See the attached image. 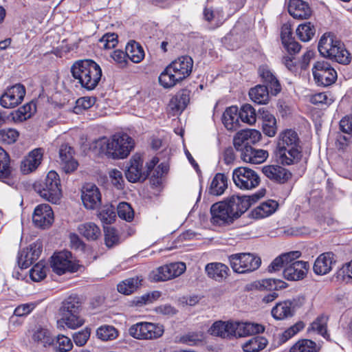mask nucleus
Wrapping results in <instances>:
<instances>
[{"label":"nucleus","instance_id":"obj_50","mask_svg":"<svg viewBox=\"0 0 352 352\" xmlns=\"http://www.w3.org/2000/svg\"><path fill=\"white\" fill-rule=\"evenodd\" d=\"M19 136L17 130L12 128H6L0 130V142L11 144L14 143Z\"/></svg>","mask_w":352,"mask_h":352},{"label":"nucleus","instance_id":"obj_33","mask_svg":"<svg viewBox=\"0 0 352 352\" xmlns=\"http://www.w3.org/2000/svg\"><path fill=\"white\" fill-rule=\"evenodd\" d=\"M278 204L274 200H267L261 203L252 211V216L255 219H262L273 214L278 208Z\"/></svg>","mask_w":352,"mask_h":352},{"label":"nucleus","instance_id":"obj_37","mask_svg":"<svg viewBox=\"0 0 352 352\" xmlns=\"http://www.w3.org/2000/svg\"><path fill=\"white\" fill-rule=\"evenodd\" d=\"M142 281L143 278L142 276L129 278L118 285V291L125 295L131 294L142 285Z\"/></svg>","mask_w":352,"mask_h":352},{"label":"nucleus","instance_id":"obj_31","mask_svg":"<svg viewBox=\"0 0 352 352\" xmlns=\"http://www.w3.org/2000/svg\"><path fill=\"white\" fill-rule=\"evenodd\" d=\"M258 117L263 120V133L269 137H274L277 131L276 120L274 116L262 108L258 110Z\"/></svg>","mask_w":352,"mask_h":352},{"label":"nucleus","instance_id":"obj_2","mask_svg":"<svg viewBox=\"0 0 352 352\" xmlns=\"http://www.w3.org/2000/svg\"><path fill=\"white\" fill-rule=\"evenodd\" d=\"M302 148L298 133L292 129L282 131L277 142L276 155L283 165L294 164L302 158Z\"/></svg>","mask_w":352,"mask_h":352},{"label":"nucleus","instance_id":"obj_41","mask_svg":"<svg viewBox=\"0 0 352 352\" xmlns=\"http://www.w3.org/2000/svg\"><path fill=\"white\" fill-rule=\"evenodd\" d=\"M126 54L133 63H140L144 57V52L140 45L133 41L126 47Z\"/></svg>","mask_w":352,"mask_h":352},{"label":"nucleus","instance_id":"obj_28","mask_svg":"<svg viewBox=\"0 0 352 352\" xmlns=\"http://www.w3.org/2000/svg\"><path fill=\"white\" fill-rule=\"evenodd\" d=\"M288 12L294 19H307L312 11L309 4L302 0H289Z\"/></svg>","mask_w":352,"mask_h":352},{"label":"nucleus","instance_id":"obj_42","mask_svg":"<svg viewBox=\"0 0 352 352\" xmlns=\"http://www.w3.org/2000/svg\"><path fill=\"white\" fill-rule=\"evenodd\" d=\"M320 348L311 340L301 339L297 341L289 352H319Z\"/></svg>","mask_w":352,"mask_h":352},{"label":"nucleus","instance_id":"obj_10","mask_svg":"<svg viewBox=\"0 0 352 352\" xmlns=\"http://www.w3.org/2000/svg\"><path fill=\"white\" fill-rule=\"evenodd\" d=\"M129 334L136 339L148 340L160 338L164 333L163 329L151 322H138L129 328Z\"/></svg>","mask_w":352,"mask_h":352},{"label":"nucleus","instance_id":"obj_52","mask_svg":"<svg viewBox=\"0 0 352 352\" xmlns=\"http://www.w3.org/2000/svg\"><path fill=\"white\" fill-rule=\"evenodd\" d=\"M118 215L126 221H131L134 217V212L131 205L126 202H121L117 207Z\"/></svg>","mask_w":352,"mask_h":352},{"label":"nucleus","instance_id":"obj_32","mask_svg":"<svg viewBox=\"0 0 352 352\" xmlns=\"http://www.w3.org/2000/svg\"><path fill=\"white\" fill-rule=\"evenodd\" d=\"M205 271L210 278L221 281L228 276V267L221 263H210L206 265Z\"/></svg>","mask_w":352,"mask_h":352},{"label":"nucleus","instance_id":"obj_43","mask_svg":"<svg viewBox=\"0 0 352 352\" xmlns=\"http://www.w3.org/2000/svg\"><path fill=\"white\" fill-rule=\"evenodd\" d=\"M264 327L257 323L239 322V329L236 331V336L239 337L246 336L252 334L262 333L264 331Z\"/></svg>","mask_w":352,"mask_h":352},{"label":"nucleus","instance_id":"obj_25","mask_svg":"<svg viewBox=\"0 0 352 352\" xmlns=\"http://www.w3.org/2000/svg\"><path fill=\"white\" fill-rule=\"evenodd\" d=\"M169 65L172 67L173 72L183 80L190 75L193 60L190 56H183L173 61Z\"/></svg>","mask_w":352,"mask_h":352},{"label":"nucleus","instance_id":"obj_23","mask_svg":"<svg viewBox=\"0 0 352 352\" xmlns=\"http://www.w3.org/2000/svg\"><path fill=\"white\" fill-rule=\"evenodd\" d=\"M263 173L270 179L278 184H285L292 177V173L285 168L278 165L265 166Z\"/></svg>","mask_w":352,"mask_h":352},{"label":"nucleus","instance_id":"obj_3","mask_svg":"<svg viewBox=\"0 0 352 352\" xmlns=\"http://www.w3.org/2000/svg\"><path fill=\"white\" fill-rule=\"evenodd\" d=\"M71 72L82 87L93 90L98 85L102 77V69L95 61L89 59L75 62L72 66Z\"/></svg>","mask_w":352,"mask_h":352},{"label":"nucleus","instance_id":"obj_45","mask_svg":"<svg viewBox=\"0 0 352 352\" xmlns=\"http://www.w3.org/2000/svg\"><path fill=\"white\" fill-rule=\"evenodd\" d=\"M240 119L242 122L248 124H253L256 122L258 115L254 107L250 104H245L241 106L239 111Z\"/></svg>","mask_w":352,"mask_h":352},{"label":"nucleus","instance_id":"obj_18","mask_svg":"<svg viewBox=\"0 0 352 352\" xmlns=\"http://www.w3.org/2000/svg\"><path fill=\"white\" fill-rule=\"evenodd\" d=\"M82 201L87 209H95L101 204V194L93 184H86L82 190Z\"/></svg>","mask_w":352,"mask_h":352},{"label":"nucleus","instance_id":"obj_20","mask_svg":"<svg viewBox=\"0 0 352 352\" xmlns=\"http://www.w3.org/2000/svg\"><path fill=\"white\" fill-rule=\"evenodd\" d=\"M143 160L140 156L134 155L130 160V166L125 172V176L129 182L135 183L140 180H145L147 173L142 168Z\"/></svg>","mask_w":352,"mask_h":352},{"label":"nucleus","instance_id":"obj_16","mask_svg":"<svg viewBox=\"0 0 352 352\" xmlns=\"http://www.w3.org/2000/svg\"><path fill=\"white\" fill-rule=\"evenodd\" d=\"M32 221L38 228H45L52 225L54 221V213L48 204H40L34 209Z\"/></svg>","mask_w":352,"mask_h":352},{"label":"nucleus","instance_id":"obj_12","mask_svg":"<svg viewBox=\"0 0 352 352\" xmlns=\"http://www.w3.org/2000/svg\"><path fill=\"white\" fill-rule=\"evenodd\" d=\"M186 270L184 263H173L160 267L150 274V279L153 282L166 281L177 277Z\"/></svg>","mask_w":352,"mask_h":352},{"label":"nucleus","instance_id":"obj_27","mask_svg":"<svg viewBox=\"0 0 352 352\" xmlns=\"http://www.w3.org/2000/svg\"><path fill=\"white\" fill-rule=\"evenodd\" d=\"M268 157V152L263 149H256L248 146L242 149L241 157L243 161L250 164H258L264 162Z\"/></svg>","mask_w":352,"mask_h":352},{"label":"nucleus","instance_id":"obj_38","mask_svg":"<svg viewBox=\"0 0 352 352\" xmlns=\"http://www.w3.org/2000/svg\"><path fill=\"white\" fill-rule=\"evenodd\" d=\"M251 100L259 104H267L270 100L268 88L265 85H258L249 91Z\"/></svg>","mask_w":352,"mask_h":352},{"label":"nucleus","instance_id":"obj_34","mask_svg":"<svg viewBox=\"0 0 352 352\" xmlns=\"http://www.w3.org/2000/svg\"><path fill=\"white\" fill-rule=\"evenodd\" d=\"M294 313L293 303L289 300L277 303L272 309V315L276 320L292 317Z\"/></svg>","mask_w":352,"mask_h":352},{"label":"nucleus","instance_id":"obj_6","mask_svg":"<svg viewBox=\"0 0 352 352\" xmlns=\"http://www.w3.org/2000/svg\"><path fill=\"white\" fill-rule=\"evenodd\" d=\"M81 302L77 296H70L66 298L60 309L62 316L58 322H63L71 329H76L83 324V320L79 316Z\"/></svg>","mask_w":352,"mask_h":352},{"label":"nucleus","instance_id":"obj_44","mask_svg":"<svg viewBox=\"0 0 352 352\" xmlns=\"http://www.w3.org/2000/svg\"><path fill=\"white\" fill-rule=\"evenodd\" d=\"M267 344V340L261 336L252 338L243 345L245 352H258L263 350Z\"/></svg>","mask_w":352,"mask_h":352},{"label":"nucleus","instance_id":"obj_14","mask_svg":"<svg viewBox=\"0 0 352 352\" xmlns=\"http://www.w3.org/2000/svg\"><path fill=\"white\" fill-rule=\"evenodd\" d=\"M25 95V87L16 84L10 88L0 98V104L4 108H14L21 103Z\"/></svg>","mask_w":352,"mask_h":352},{"label":"nucleus","instance_id":"obj_1","mask_svg":"<svg viewBox=\"0 0 352 352\" xmlns=\"http://www.w3.org/2000/svg\"><path fill=\"white\" fill-rule=\"evenodd\" d=\"M133 147V140L126 133H116L110 138L102 137L94 143V149L113 160L127 157Z\"/></svg>","mask_w":352,"mask_h":352},{"label":"nucleus","instance_id":"obj_19","mask_svg":"<svg viewBox=\"0 0 352 352\" xmlns=\"http://www.w3.org/2000/svg\"><path fill=\"white\" fill-rule=\"evenodd\" d=\"M210 213L212 216L210 221L214 225L222 226L233 221L224 201L212 204Z\"/></svg>","mask_w":352,"mask_h":352},{"label":"nucleus","instance_id":"obj_56","mask_svg":"<svg viewBox=\"0 0 352 352\" xmlns=\"http://www.w3.org/2000/svg\"><path fill=\"white\" fill-rule=\"evenodd\" d=\"M104 241L107 247L111 248L118 244L119 236L113 228H104Z\"/></svg>","mask_w":352,"mask_h":352},{"label":"nucleus","instance_id":"obj_4","mask_svg":"<svg viewBox=\"0 0 352 352\" xmlns=\"http://www.w3.org/2000/svg\"><path fill=\"white\" fill-rule=\"evenodd\" d=\"M318 48L323 57L343 65L351 62V54L344 44L330 32L324 34L320 38Z\"/></svg>","mask_w":352,"mask_h":352},{"label":"nucleus","instance_id":"obj_21","mask_svg":"<svg viewBox=\"0 0 352 352\" xmlns=\"http://www.w3.org/2000/svg\"><path fill=\"white\" fill-rule=\"evenodd\" d=\"M309 264L302 261H296L286 266L283 270V276L289 280L303 279L307 274Z\"/></svg>","mask_w":352,"mask_h":352},{"label":"nucleus","instance_id":"obj_26","mask_svg":"<svg viewBox=\"0 0 352 352\" xmlns=\"http://www.w3.org/2000/svg\"><path fill=\"white\" fill-rule=\"evenodd\" d=\"M336 263L335 255L331 252L321 254L315 261L313 269L318 275L328 274L332 269V265Z\"/></svg>","mask_w":352,"mask_h":352},{"label":"nucleus","instance_id":"obj_58","mask_svg":"<svg viewBox=\"0 0 352 352\" xmlns=\"http://www.w3.org/2000/svg\"><path fill=\"white\" fill-rule=\"evenodd\" d=\"M36 109V105L34 103H28L20 107L16 111L17 119L20 120L30 118Z\"/></svg>","mask_w":352,"mask_h":352},{"label":"nucleus","instance_id":"obj_17","mask_svg":"<svg viewBox=\"0 0 352 352\" xmlns=\"http://www.w3.org/2000/svg\"><path fill=\"white\" fill-rule=\"evenodd\" d=\"M261 133L255 129H245L239 131L234 136L233 144L237 151H241L248 146L255 144L261 139Z\"/></svg>","mask_w":352,"mask_h":352},{"label":"nucleus","instance_id":"obj_39","mask_svg":"<svg viewBox=\"0 0 352 352\" xmlns=\"http://www.w3.org/2000/svg\"><path fill=\"white\" fill-rule=\"evenodd\" d=\"M172 69V67L168 65L159 76L160 84L164 88H171L177 83L182 81Z\"/></svg>","mask_w":352,"mask_h":352},{"label":"nucleus","instance_id":"obj_55","mask_svg":"<svg viewBox=\"0 0 352 352\" xmlns=\"http://www.w3.org/2000/svg\"><path fill=\"white\" fill-rule=\"evenodd\" d=\"M98 217L106 224H111L116 218V212L112 206L104 207L99 212Z\"/></svg>","mask_w":352,"mask_h":352},{"label":"nucleus","instance_id":"obj_48","mask_svg":"<svg viewBox=\"0 0 352 352\" xmlns=\"http://www.w3.org/2000/svg\"><path fill=\"white\" fill-rule=\"evenodd\" d=\"M10 175V157L7 152L0 146V179H8Z\"/></svg>","mask_w":352,"mask_h":352},{"label":"nucleus","instance_id":"obj_63","mask_svg":"<svg viewBox=\"0 0 352 352\" xmlns=\"http://www.w3.org/2000/svg\"><path fill=\"white\" fill-rule=\"evenodd\" d=\"M89 336L90 331L88 329H85L74 333L73 339L76 345L81 346L87 343Z\"/></svg>","mask_w":352,"mask_h":352},{"label":"nucleus","instance_id":"obj_7","mask_svg":"<svg viewBox=\"0 0 352 352\" xmlns=\"http://www.w3.org/2000/svg\"><path fill=\"white\" fill-rule=\"evenodd\" d=\"M230 265L234 272L249 273L257 270L261 263L259 257L250 253L234 254L228 257Z\"/></svg>","mask_w":352,"mask_h":352},{"label":"nucleus","instance_id":"obj_61","mask_svg":"<svg viewBox=\"0 0 352 352\" xmlns=\"http://www.w3.org/2000/svg\"><path fill=\"white\" fill-rule=\"evenodd\" d=\"M46 276L45 267L39 264L35 265L30 270V277L32 280L38 282Z\"/></svg>","mask_w":352,"mask_h":352},{"label":"nucleus","instance_id":"obj_30","mask_svg":"<svg viewBox=\"0 0 352 352\" xmlns=\"http://www.w3.org/2000/svg\"><path fill=\"white\" fill-rule=\"evenodd\" d=\"M43 152L41 148L31 151L28 156L22 162L21 169L24 174H28L37 168L41 163Z\"/></svg>","mask_w":352,"mask_h":352},{"label":"nucleus","instance_id":"obj_9","mask_svg":"<svg viewBox=\"0 0 352 352\" xmlns=\"http://www.w3.org/2000/svg\"><path fill=\"white\" fill-rule=\"evenodd\" d=\"M232 179L235 185L244 190H251L258 186L260 178L253 170L247 167H239L232 173Z\"/></svg>","mask_w":352,"mask_h":352},{"label":"nucleus","instance_id":"obj_40","mask_svg":"<svg viewBox=\"0 0 352 352\" xmlns=\"http://www.w3.org/2000/svg\"><path fill=\"white\" fill-rule=\"evenodd\" d=\"M227 187L228 177L223 173H217L212 180L209 192L213 195H221Z\"/></svg>","mask_w":352,"mask_h":352},{"label":"nucleus","instance_id":"obj_24","mask_svg":"<svg viewBox=\"0 0 352 352\" xmlns=\"http://www.w3.org/2000/svg\"><path fill=\"white\" fill-rule=\"evenodd\" d=\"M32 339L35 352H43V349L50 346L54 342L51 333L45 328L36 329L32 336Z\"/></svg>","mask_w":352,"mask_h":352},{"label":"nucleus","instance_id":"obj_35","mask_svg":"<svg viewBox=\"0 0 352 352\" xmlns=\"http://www.w3.org/2000/svg\"><path fill=\"white\" fill-rule=\"evenodd\" d=\"M77 230L88 241H96L101 235L100 228L93 222H86L79 224Z\"/></svg>","mask_w":352,"mask_h":352},{"label":"nucleus","instance_id":"obj_15","mask_svg":"<svg viewBox=\"0 0 352 352\" xmlns=\"http://www.w3.org/2000/svg\"><path fill=\"white\" fill-rule=\"evenodd\" d=\"M239 322L218 320L214 322L208 330L210 335L222 338H230L236 336Z\"/></svg>","mask_w":352,"mask_h":352},{"label":"nucleus","instance_id":"obj_47","mask_svg":"<svg viewBox=\"0 0 352 352\" xmlns=\"http://www.w3.org/2000/svg\"><path fill=\"white\" fill-rule=\"evenodd\" d=\"M327 317L324 315L318 316L316 320L311 323L308 328V332H317L318 334L326 338L328 334L327 331Z\"/></svg>","mask_w":352,"mask_h":352},{"label":"nucleus","instance_id":"obj_36","mask_svg":"<svg viewBox=\"0 0 352 352\" xmlns=\"http://www.w3.org/2000/svg\"><path fill=\"white\" fill-rule=\"evenodd\" d=\"M239 116L236 107L232 106L226 109L223 114V123L228 130H236L239 126Z\"/></svg>","mask_w":352,"mask_h":352},{"label":"nucleus","instance_id":"obj_60","mask_svg":"<svg viewBox=\"0 0 352 352\" xmlns=\"http://www.w3.org/2000/svg\"><path fill=\"white\" fill-rule=\"evenodd\" d=\"M34 261V258H33L28 250L21 251L18 257V263L21 269L29 267Z\"/></svg>","mask_w":352,"mask_h":352},{"label":"nucleus","instance_id":"obj_11","mask_svg":"<svg viewBox=\"0 0 352 352\" xmlns=\"http://www.w3.org/2000/svg\"><path fill=\"white\" fill-rule=\"evenodd\" d=\"M312 72L316 82L324 87L332 85L337 79L336 70L324 60L316 62Z\"/></svg>","mask_w":352,"mask_h":352},{"label":"nucleus","instance_id":"obj_59","mask_svg":"<svg viewBox=\"0 0 352 352\" xmlns=\"http://www.w3.org/2000/svg\"><path fill=\"white\" fill-rule=\"evenodd\" d=\"M118 36L114 33L104 34L99 41L102 45V47L105 50H110L114 48L117 43Z\"/></svg>","mask_w":352,"mask_h":352},{"label":"nucleus","instance_id":"obj_57","mask_svg":"<svg viewBox=\"0 0 352 352\" xmlns=\"http://www.w3.org/2000/svg\"><path fill=\"white\" fill-rule=\"evenodd\" d=\"M72 340L67 336L59 335L56 338V348L59 352H67L72 349Z\"/></svg>","mask_w":352,"mask_h":352},{"label":"nucleus","instance_id":"obj_22","mask_svg":"<svg viewBox=\"0 0 352 352\" xmlns=\"http://www.w3.org/2000/svg\"><path fill=\"white\" fill-rule=\"evenodd\" d=\"M74 149L67 144L61 145L59 149L60 164L65 173L76 170L78 166V162L74 158Z\"/></svg>","mask_w":352,"mask_h":352},{"label":"nucleus","instance_id":"obj_64","mask_svg":"<svg viewBox=\"0 0 352 352\" xmlns=\"http://www.w3.org/2000/svg\"><path fill=\"white\" fill-rule=\"evenodd\" d=\"M120 67H124L127 64V54L122 50H115L111 55Z\"/></svg>","mask_w":352,"mask_h":352},{"label":"nucleus","instance_id":"obj_51","mask_svg":"<svg viewBox=\"0 0 352 352\" xmlns=\"http://www.w3.org/2000/svg\"><path fill=\"white\" fill-rule=\"evenodd\" d=\"M304 327L305 324L302 322L300 321L296 322L294 325L290 327L283 333L279 335V344H283L286 342L288 340H289L291 338L295 336Z\"/></svg>","mask_w":352,"mask_h":352},{"label":"nucleus","instance_id":"obj_8","mask_svg":"<svg viewBox=\"0 0 352 352\" xmlns=\"http://www.w3.org/2000/svg\"><path fill=\"white\" fill-rule=\"evenodd\" d=\"M260 197L257 194L242 197L232 195L224 201L226 203L230 215L234 221V219L239 218Z\"/></svg>","mask_w":352,"mask_h":352},{"label":"nucleus","instance_id":"obj_54","mask_svg":"<svg viewBox=\"0 0 352 352\" xmlns=\"http://www.w3.org/2000/svg\"><path fill=\"white\" fill-rule=\"evenodd\" d=\"M340 129L343 133L351 135L349 138H346L345 136H342V138L345 141L352 142V115L346 116L340 121Z\"/></svg>","mask_w":352,"mask_h":352},{"label":"nucleus","instance_id":"obj_13","mask_svg":"<svg viewBox=\"0 0 352 352\" xmlns=\"http://www.w3.org/2000/svg\"><path fill=\"white\" fill-rule=\"evenodd\" d=\"M51 267L58 275H62L67 272H74L78 270V266L72 261V253L69 251L55 253L52 257Z\"/></svg>","mask_w":352,"mask_h":352},{"label":"nucleus","instance_id":"obj_49","mask_svg":"<svg viewBox=\"0 0 352 352\" xmlns=\"http://www.w3.org/2000/svg\"><path fill=\"white\" fill-rule=\"evenodd\" d=\"M97 336L103 341L113 340L118 336V330L111 325L100 327L96 331Z\"/></svg>","mask_w":352,"mask_h":352},{"label":"nucleus","instance_id":"obj_46","mask_svg":"<svg viewBox=\"0 0 352 352\" xmlns=\"http://www.w3.org/2000/svg\"><path fill=\"white\" fill-rule=\"evenodd\" d=\"M315 32L316 29L310 22L300 24L296 29V34L298 37L303 42L310 41L314 36Z\"/></svg>","mask_w":352,"mask_h":352},{"label":"nucleus","instance_id":"obj_53","mask_svg":"<svg viewBox=\"0 0 352 352\" xmlns=\"http://www.w3.org/2000/svg\"><path fill=\"white\" fill-rule=\"evenodd\" d=\"M95 98L83 97L78 99L76 105L74 107V112L76 114H80L84 110L91 108L95 103Z\"/></svg>","mask_w":352,"mask_h":352},{"label":"nucleus","instance_id":"obj_29","mask_svg":"<svg viewBox=\"0 0 352 352\" xmlns=\"http://www.w3.org/2000/svg\"><path fill=\"white\" fill-rule=\"evenodd\" d=\"M259 75L261 77L265 86L270 88L272 94L276 96L281 91V85L276 76L266 66H262L258 69Z\"/></svg>","mask_w":352,"mask_h":352},{"label":"nucleus","instance_id":"obj_5","mask_svg":"<svg viewBox=\"0 0 352 352\" xmlns=\"http://www.w3.org/2000/svg\"><path fill=\"white\" fill-rule=\"evenodd\" d=\"M33 188L42 198L52 204H57L62 196L59 175L54 170L50 171L44 180L36 182Z\"/></svg>","mask_w":352,"mask_h":352},{"label":"nucleus","instance_id":"obj_62","mask_svg":"<svg viewBox=\"0 0 352 352\" xmlns=\"http://www.w3.org/2000/svg\"><path fill=\"white\" fill-rule=\"evenodd\" d=\"M109 177L113 185L118 189H122L124 186V179L121 171L117 169H113L109 172Z\"/></svg>","mask_w":352,"mask_h":352}]
</instances>
